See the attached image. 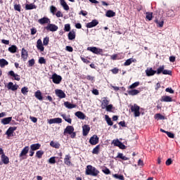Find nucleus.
<instances>
[{
  "label": "nucleus",
  "mask_w": 180,
  "mask_h": 180,
  "mask_svg": "<svg viewBox=\"0 0 180 180\" xmlns=\"http://www.w3.org/2000/svg\"><path fill=\"white\" fill-rule=\"evenodd\" d=\"M127 92H128V95H131V96H134L139 95V94H140V91H139L137 89L129 90Z\"/></svg>",
  "instance_id": "c756f323"
},
{
  "label": "nucleus",
  "mask_w": 180,
  "mask_h": 180,
  "mask_svg": "<svg viewBox=\"0 0 180 180\" xmlns=\"http://www.w3.org/2000/svg\"><path fill=\"white\" fill-rule=\"evenodd\" d=\"M139 85H140V82H136L129 86V89H134V88H137Z\"/></svg>",
  "instance_id": "37998d69"
},
{
  "label": "nucleus",
  "mask_w": 180,
  "mask_h": 180,
  "mask_svg": "<svg viewBox=\"0 0 180 180\" xmlns=\"http://www.w3.org/2000/svg\"><path fill=\"white\" fill-rule=\"evenodd\" d=\"M146 19L148 20H153V13H146Z\"/></svg>",
  "instance_id": "603ef678"
},
{
  "label": "nucleus",
  "mask_w": 180,
  "mask_h": 180,
  "mask_svg": "<svg viewBox=\"0 0 180 180\" xmlns=\"http://www.w3.org/2000/svg\"><path fill=\"white\" fill-rule=\"evenodd\" d=\"M109 105V100H107L106 98H103L101 103L102 109H105L106 106Z\"/></svg>",
  "instance_id": "c85d7f7f"
},
{
  "label": "nucleus",
  "mask_w": 180,
  "mask_h": 180,
  "mask_svg": "<svg viewBox=\"0 0 180 180\" xmlns=\"http://www.w3.org/2000/svg\"><path fill=\"white\" fill-rule=\"evenodd\" d=\"M64 30L65 32H70L71 30V25L70 24L65 25Z\"/></svg>",
  "instance_id": "6e6d98bb"
},
{
  "label": "nucleus",
  "mask_w": 180,
  "mask_h": 180,
  "mask_svg": "<svg viewBox=\"0 0 180 180\" xmlns=\"http://www.w3.org/2000/svg\"><path fill=\"white\" fill-rule=\"evenodd\" d=\"M75 115L78 117V119H80L81 120H84L86 117L85 114L81 111H77L75 113Z\"/></svg>",
  "instance_id": "aec40b11"
},
{
  "label": "nucleus",
  "mask_w": 180,
  "mask_h": 180,
  "mask_svg": "<svg viewBox=\"0 0 180 180\" xmlns=\"http://www.w3.org/2000/svg\"><path fill=\"white\" fill-rule=\"evenodd\" d=\"M105 109L107 112H112V109H113V105L108 104V105H106Z\"/></svg>",
  "instance_id": "864d4df0"
},
{
  "label": "nucleus",
  "mask_w": 180,
  "mask_h": 180,
  "mask_svg": "<svg viewBox=\"0 0 180 180\" xmlns=\"http://www.w3.org/2000/svg\"><path fill=\"white\" fill-rule=\"evenodd\" d=\"M162 74L164 75H171V74H172V72L171 70H164Z\"/></svg>",
  "instance_id": "13d9d810"
},
{
  "label": "nucleus",
  "mask_w": 180,
  "mask_h": 180,
  "mask_svg": "<svg viewBox=\"0 0 180 180\" xmlns=\"http://www.w3.org/2000/svg\"><path fill=\"white\" fill-rule=\"evenodd\" d=\"M89 143L92 146H96V144H98V143H99V138L98 137V136L94 135L93 136H91L90 138Z\"/></svg>",
  "instance_id": "6e6552de"
},
{
  "label": "nucleus",
  "mask_w": 180,
  "mask_h": 180,
  "mask_svg": "<svg viewBox=\"0 0 180 180\" xmlns=\"http://www.w3.org/2000/svg\"><path fill=\"white\" fill-rule=\"evenodd\" d=\"M51 13H53V15H56V12H57V8L54 6H51L50 8Z\"/></svg>",
  "instance_id": "3c124183"
},
{
  "label": "nucleus",
  "mask_w": 180,
  "mask_h": 180,
  "mask_svg": "<svg viewBox=\"0 0 180 180\" xmlns=\"http://www.w3.org/2000/svg\"><path fill=\"white\" fill-rule=\"evenodd\" d=\"M44 45L43 44V41L41 39H38L37 41V49L39 50L41 53L44 51Z\"/></svg>",
  "instance_id": "f8f14e48"
},
{
  "label": "nucleus",
  "mask_w": 180,
  "mask_h": 180,
  "mask_svg": "<svg viewBox=\"0 0 180 180\" xmlns=\"http://www.w3.org/2000/svg\"><path fill=\"white\" fill-rule=\"evenodd\" d=\"M160 102H172V98L169 96H163L160 98Z\"/></svg>",
  "instance_id": "4be33fe9"
},
{
  "label": "nucleus",
  "mask_w": 180,
  "mask_h": 180,
  "mask_svg": "<svg viewBox=\"0 0 180 180\" xmlns=\"http://www.w3.org/2000/svg\"><path fill=\"white\" fill-rule=\"evenodd\" d=\"M40 147H41V145H40V143H34L30 146V150L36 151L37 150L40 149Z\"/></svg>",
  "instance_id": "cd10ccee"
},
{
  "label": "nucleus",
  "mask_w": 180,
  "mask_h": 180,
  "mask_svg": "<svg viewBox=\"0 0 180 180\" xmlns=\"http://www.w3.org/2000/svg\"><path fill=\"white\" fill-rule=\"evenodd\" d=\"M147 77H153L157 74V70H153V68H148L145 71Z\"/></svg>",
  "instance_id": "1a4fd4ad"
},
{
  "label": "nucleus",
  "mask_w": 180,
  "mask_h": 180,
  "mask_svg": "<svg viewBox=\"0 0 180 180\" xmlns=\"http://www.w3.org/2000/svg\"><path fill=\"white\" fill-rule=\"evenodd\" d=\"M51 79H52L53 84H58L63 80V77H61V76L54 73L53 75H52Z\"/></svg>",
  "instance_id": "20e7f679"
},
{
  "label": "nucleus",
  "mask_w": 180,
  "mask_h": 180,
  "mask_svg": "<svg viewBox=\"0 0 180 180\" xmlns=\"http://www.w3.org/2000/svg\"><path fill=\"white\" fill-rule=\"evenodd\" d=\"M56 158H56V157H51V158L49 160L48 162H49V164H56Z\"/></svg>",
  "instance_id": "5fc2aeb1"
},
{
  "label": "nucleus",
  "mask_w": 180,
  "mask_h": 180,
  "mask_svg": "<svg viewBox=\"0 0 180 180\" xmlns=\"http://www.w3.org/2000/svg\"><path fill=\"white\" fill-rule=\"evenodd\" d=\"M60 115L65 122L71 124L72 120L71 119V117L70 115H67L65 114H61Z\"/></svg>",
  "instance_id": "5701e85b"
},
{
  "label": "nucleus",
  "mask_w": 180,
  "mask_h": 180,
  "mask_svg": "<svg viewBox=\"0 0 180 180\" xmlns=\"http://www.w3.org/2000/svg\"><path fill=\"white\" fill-rule=\"evenodd\" d=\"M34 59H31L28 61V66L29 67H33L34 65Z\"/></svg>",
  "instance_id": "052dcab7"
},
{
  "label": "nucleus",
  "mask_w": 180,
  "mask_h": 180,
  "mask_svg": "<svg viewBox=\"0 0 180 180\" xmlns=\"http://www.w3.org/2000/svg\"><path fill=\"white\" fill-rule=\"evenodd\" d=\"M166 134L169 137L170 139H174L175 137V135L172 134V132L167 131L166 132Z\"/></svg>",
  "instance_id": "0e129e2a"
},
{
  "label": "nucleus",
  "mask_w": 180,
  "mask_h": 180,
  "mask_svg": "<svg viewBox=\"0 0 180 180\" xmlns=\"http://www.w3.org/2000/svg\"><path fill=\"white\" fill-rule=\"evenodd\" d=\"M116 158H120L121 160H123V161H127L129 160V158L124 156L123 153H120L117 154Z\"/></svg>",
  "instance_id": "ea45409f"
},
{
  "label": "nucleus",
  "mask_w": 180,
  "mask_h": 180,
  "mask_svg": "<svg viewBox=\"0 0 180 180\" xmlns=\"http://www.w3.org/2000/svg\"><path fill=\"white\" fill-rule=\"evenodd\" d=\"M66 51H69V53H72L74 51V49H72V46H67L65 48Z\"/></svg>",
  "instance_id": "680f3d73"
},
{
  "label": "nucleus",
  "mask_w": 180,
  "mask_h": 180,
  "mask_svg": "<svg viewBox=\"0 0 180 180\" xmlns=\"http://www.w3.org/2000/svg\"><path fill=\"white\" fill-rule=\"evenodd\" d=\"M101 148V146H96L92 150L93 154H99V150Z\"/></svg>",
  "instance_id": "a18cd8bd"
},
{
  "label": "nucleus",
  "mask_w": 180,
  "mask_h": 180,
  "mask_svg": "<svg viewBox=\"0 0 180 180\" xmlns=\"http://www.w3.org/2000/svg\"><path fill=\"white\" fill-rule=\"evenodd\" d=\"M34 96L39 101H43V96H41V91H40V90H38L35 92Z\"/></svg>",
  "instance_id": "7c9ffc66"
},
{
  "label": "nucleus",
  "mask_w": 180,
  "mask_h": 180,
  "mask_svg": "<svg viewBox=\"0 0 180 180\" xmlns=\"http://www.w3.org/2000/svg\"><path fill=\"white\" fill-rule=\"evenodd\" d=\"M55 123H57V124L63 123V120L60 117L55 118Z\"/></svg>",
  "instance_id": "338daca9"
},
{
  "label": "nucleus",
  "mask_w": 180,
  "mask_h": 180,
  "mask_svg": "<svg viewBox=\"0 0 180 180\" xmlns=\"http://www.w3.org/2000/svg\"><path fill=\"white\" fill-rule=\"evenodd\" d=\"M7 88L11 91H18L19 86H18V84H13V82H10L7 84Z\"/></svg>",
  "instance_id": "ddd939ff"
},
{
  "label": "nucleus",
  "mask_w": 180,
  "mask_h": 180,
  "mask_svg": "<svg viewBox=\"0 0 180 180\" xmlns=\"http://www.w3.org/2000/svg\"><path fill=\"white\" fill-rule=\"evenodd\" d=\"M8 75L13 77L15 81H20V76L18 74H15V72H13V70H11L10 72H8Z\"/></svg>",
  "instance_id": "a211bd4d"
},
{
  "label": "nucleus",
  "mask_w": 180,
  "mask_h": 180,
  "mask_svg": "<svg viewBox=\"0 0 180 180\" xmlns=\"http://www.w3.org/2000/svg\"><path fill=\"white\" fill-rule=\"evenodd\" d=\"M165 91L167 92H169V94H174V90L172 88H167L165 89Z\"/></svg>",
  "instance_id": "774afa93"
},
{
  "label": "nucleus",
  "mask_w": 180,
  "mask_h": 180,
  "mask_svg": "<svg viewBox=\"0 0 180 180\" xmlns=\"http://www.w3.org/2000/svg\"><path fill=\"white\" fill-rule=\"evenodd\" d=\"M43 154H44V151H43V150H38L36 153V157L37 158H41V157H43Z\"/></svg>",
  "instance_id": "49530a36"
},
{
  "label": "nucleus",
  "mask_w": 180,
  "mask_h": 180,
  "mask_svg": "<svg viewBox=\"0 0 180 180\" xmlns=\"http://www.w3.org/2000/svg\"><path fill=\"white\" fill-rule=\"evenodd\" d=\"M8 51L13 54L16 53V51H18V46H16V45H12L8 48Z\"/></svg>",
  "instance_id": "f704fd0d"
},
{
  "label": "nucleus",
  "mask_w": 180,
  "mask_h": 180,
  "mask_svg": "<svg viewBox=\"0 0 180 180\" xmlns=\"http://www.w3.org/2000/svg\"><path fill=\"white\" fill-rule=\"evenodd\" d=\"M49 41H50V38H49V37H46L45 38H44L43 44L44 46H49Z\"/></svg>",
  "instance_id": "09e8293b"
},
{
  "label": "nucleus",
  "mask_w": 180,
  "mask_h": 180,
  "mask_svg": "<svg viewBox=\"0 0 180 180\" xmlns=\"http://www.w3.org/2000/svg\"><path fill=\"white\" fill-rule=\"evenodd\" d=\"M105 16H107V18H113L114 16H116V13L112 10H108L105 13Z\"/></svg>",
  "instance_id": "2f4dec72"
},
{
  "label": "nucleus",
  "mask_w": 180,
  "mask_h": 180,
  "mask_svg": "<svg viewBox=\"0 0 180 180\" xmlns=\"http://www.w3.org/2000/svg\"><path fill=\"white\" fill-rule=\"evenodd\" d=\"M100 172L95 167L92 165H87L86 168V175H91V176H98Z\"/></svg>",
  "instance_id": "f257e3e1"
},
{
  "label": "nucleus",
  "mask_w": 180,
  "mask_h": 180,
  "mask_svg": "<svg viewBox=\"0 0 180 180\" xmlns=\"http://www.w3.org/2000/svg\"><path fill=\"white\" fill-rule=\"evenodd\" d=\"M91 127H89V125L84 124L82 127L83 136H88V133H89Z\"/></svg>",
  "instance_id": "6ab92c4d"
},
{
  "label": "nucleus",
  "mask_w": 180,
  "mask_h": 180,
  "mask_svg": "<svg viewBox=\"0 0 180 180\" xmlns=\"http://www.w3.org/2000/svg\"><path fill=\"white\" fill-rule=\"evenodd\" d=\"M105 119L108 126H113V122H112V119L109 117V115H105Z\"/></svg>",
  "instance_id": "a19ab883"
},
{
  "label": "nucleus",
  "mask_w": 180,
  "mask_h": 180,
  "mask_svg": "<svg viewBox=\"0 0 180 180\" xmlns=\"http://www.w3.org/2000/svg\"><path fill=\"white\" fill-rule=\"evenodd\" d=\"M28 57H29V53H27V51H26L25 48H22L21 51V58H22L23 61H26Z\"/></svg>",
  "instance_id": "4468645a"
},
{
  "label": "nucleus",
  "mask_w": 180,
  "mask_h": 180,
  "mask_svg": "<svg viewBox=\"0 0 180 180\" xmlns=\"http://www.w3.org/2000/svg\"><path fill=\"white\" fill-rule=\"evenodd\" d=\"M64 162L65 165H71V156L70 155H66L65 156Z\"/></svg>",
  "instance_id": "a878e982"
},
{
  "label": "nucleus",
  "mask_w": 180,
  "mask_h": 180,
  "mask_svg": "<svg viewBox=\"0 0 180 180\" xmlns=\"http://www.w3.org/2000/svg\"><path fill=\"white\" fill-rule=\"evenodd\" d=\"M86 79H88L89 81H91V82H94V79H95V77L94 76H91V75H87L86 77Z\"/></svg>",
  "instance_id": "69168bd1"
},
{
  "label": "nucleus",
  "mask_w": 180,
  "mask_h": 180,
  "mask_svg": "<svg viewBox=\"0 0 180 180\" xmlns=\"http://www.w3.org/2000/svg\"><path fill=\"white\" fill-rule=\"evenodd\" d=\"M155 23H157L158 27H162L164 26V20H162L160 21L158 20H156Z\"/></svg>",
  "instance_id": "de8ad7c7"
},
{
  "label": "nucleus",
  "mask_w": 180,
  "mask_h": 180,
  "mask_svg": "<svg viewBox=\"0 0 180 180\" xmlns=\"http://www.w3.org/2000/svg\"><path fill=\"white\" fill-rule=\"evenodd\" d=\"M39 64H46V59H44V58H43V57L39 58Z\"/></svg>",
  "instance_id": "e2e57ef3"
},
{
  "label": "nucleus",
  "mask_w": 180,
  "mask_h": 180,
  "mask_svg": "<svg viewBox=\"0 0 180 180\" xmlns=\"http://www.w3.org/2000/svg\"><path fill=\"white\" fill-rule=\"evenodd\" d=\"M55 94L58 98H60V99H63V98H65L66 96L65 93L61 89H56Z\"/></svg>",
  "instance_id": "9d476101"
},
{
  "label": "nucleus",
  "mask_w": 180,
  "mask_h": 180,
  "mask_svg": "<svg viewBox=\"0 0 180 180\" xmlns=\"http://www.w3.org/2000/svg\"><path fill=\"white\" fill-rule=\"evenodd\" d=\"M64 136H67V134H70L71 139H75V136H77V134L74 132V127L72 126H68L64 129L63 131Z\"/></svg>",
  "instance_id": "f03ea898"
},
{
  "label": "nucleus",
  "mask_w": 180,
  "mask_h": 180,
  "mask_svg": "<svg viewBox=\"0 0 180 180\" xmlns=\"http://www.w3.org/2000/svg\"><path fill=\"white\" fill-rule=\"evenodd\" d=\"M60 4L61 6H63V9L65 11H69L70 10V6H68V4L65 2V0H60Z\"/></svg>",
  "instance_id": "393cba45"
},
{
  "label": "nucleus",
  "mask_w": 180,
  "mask_h": 180,
  "mask_svg": "<svg viewBox=\"0 0 180 180\" xmlns=\"http://www.w3.org/2000/svg\"><path fill=\"white\" fill-rule=\"evenodd\" d=\"M113 178H115V179H119V180H124V176L123 175L115 174L112 175Z\"/></svg>",
  "instance_id": "c03bdc74"
},
{
  "label": "nucleus",
  "mask_w": 180,
  "mask_h": 180,
  "mask_svg": "<svg viewBox=\"0 0 180 180\" xmlns=\"http://www.w3.org/2000/svg\"><path fill=\"white\" fill-rule=\"evenodd\" d=\"M64 106L67 108V109H74L75 108H77V105L76 104H72L68 101H65L64 102Z\"/></svg>",
  "instance_id": "412c9836"
},
{
  "label": "nucleus",
  "mask_w": 180,
  "mask_h": 180,
  "mask_svg": "<svg viewBox=\"0 0 180 180\" xmlns=\"http://www.w3.org/2000/svg\"><path fill=\"white\" fill-rule=\"evenodd\" d=\"M14 9L15 11H18V12H20V9H21L20 4H15L14 5Z\"/></svg>",
  "instance_id": "bf43d9fd"
},
{
  "label": "nucleus",
  "mask_w": 180,
  "mask_h": 180,
  "mask_svg": "<svg viewBox=\"0 0 180 180\" xmlns=\"http://www.w3.org/2000/svg\"><path fill=\"white\" fill-rule=\"evenodd\" d=\"M1 162L3 164H5V165H7V164H9V158L6 156V155H1Z\"/></svg>",
  "instance_id": "b1692460"
},
{
  "label": "nucleus",
  "mask_w": 180,
  "mask_h": 180,
  "mask_svg": "<svg viewBox=\"0 0 180 180\" xmlns=\"http://www.w3.org/2000/svg\"><path fill=\"white\" fill-rule=\"evenodd\" d=\"M102 172L105 174V175H109V174H110V170L108 168V167H105V169H103L102 170Z\"/></svg>",
  "instance_id": "4d7b16f0"
},
{
  "label": "nucleus",
  "mask_w": 180,
  "mask_h": 180,
  "mask_svg": "<svg viewBox=\"0 0 180 180\" xmlns=\"http://www.w3.org/2000/svg\"><path fill=\"white\" fill-rule=\"evenodd\" d=\"M9 64L8 62H7L6 60L2 58L0 59V67L1 68H4L5 67V65H8Z\"/></svg>",
  "instance_id": "4c0bfd02"
},
{
  "label": "nucleus",
  "mask_w": 180,
  "mask_h": 180,
  "mask_svg": "<svg viewBox=\"0 0 180 180\" xmlns=\"http://www.w3.org/2000/svg\"><path fill=\"white\" fill-rule=\"evenodd\" d=\"M51 147H53V148H60V143L58 142H54L53 141H51L50 142Z\"/></svg>",
  "instance_id": "e433bc0d"
},
{
  "label": "nucleus",
  "mask_w": 180,
  "mask_h": 180,
  "mask_svg": "<svg viewBox=\"0 0 180 180\" xmlns=\"http://www.w3.org/2000/svg\"><path fill=\"white\" fill-rule=\"evenodd\" d=\"M164 70H165V65H160L156 70V74H158V75H160V74H161V72L163 74L164 72Z\"/></svg>",
  "instance_id": "58836bf2"
},
{
  "label": "nucleus",
  "mask_w": 180,
  "mask_h": 180,
  "mask_svg": "<svg viewBox=\"0 0 180 180\" xmlns=\"http://www.w3.org/2000/svg\"><path fill=\"white\" fill-rule=\"evenodd\" d=\"M155 119H157L158 120H164L165 117L160 113H158L155 115Z\"/></svg>",
  "instance_id": "79ce46f5"
},
{
  "label": "nucleus",
  "mask_w": 180,
  "mask_h": 180,
  "mask_svg": "<svg viewBox=\"0 0 180 180\" xmlns=\"http://www.w3.org/2000/svg\"><path fill=\"white\" fill-rule=\"evenodd\" d=\"M36 8H37V6H36V5H34V4H26L25 5L26 11H30L32 9H36Z\"/></svg>",
  "instance_id": "c9c22d12"
},
{
  "label": "nucleus",
  "mask_w": 180,
  "mask_h": 180,
  "mask_svg": "<svg viewBox=\"0 0 180 180\" xmlns=\"http://www.w3.org/2000/svg\"><path fill=\"white\" fill-rule=\"evenodd\" d=\"M21 92L23 95H27V92H29V89L25 86L21 89Z\"/></svg>",
  "instance_id": "8fccbe9b"
},
{
  "label": "nucleus",
  "mask_w": 180,
  "mask_h": 180,
  "mask_svg": "<svg viewBox=\"0 0 180 180\" xmlns=\"http://www.w3.org/2000/svg\"><path fill=\"white\" fill-rule=\"evenodd\" d=\"M97 25H99V22L97 20H93L91 22L86 24V27L91 29V27H95Z\"/></svg>",
  "instance_id": "dca6fc26"
},
{
  "label": "nucleus",
  "mask_w": 180,
  "mask_h": 180,
  "mask_svg": "<svg viewBox=\"0 0 180 180\" xmlns=\"http://www.w3.org/2000/svg\"><path fill=\"white\" fill-rule=\"evenodd\" d=\"M136 59L131 58L129 59H127L124 63V65H125L126 67H127L128 65H130V64H131V63H136Z\"/></svg>",
  "instance_id": "72a5a7b5"
},
{
  "label": "nucleus",
  "mask_w": 180,
  "mask_h": 180,
  "mask_svg": "<svg viewBox=\"0 0 180 180\" xmlns=\"http://www.w3.org/2000/svg\"><path fill=\"white\" fill-rule=\"evenodd\" d=\"M27 153H29V146H25L20 153V158L21 160H26Z\"/></svg>",
  "instance_id": "0eeeda50"
},
{
  "label": "nucleus",
  "mask_w": 180,
  "mask_h": 180,
  "mask_svg": "<svg viewBox=\"0 0 180 180\" xmlns=\"http://www.w3.org/2000/svg\"><path fill=\"white\" fill-rule=\"evenodd\" d=\"M68 37L69 40H74L75 39V31L72 30L68 33Z\"/></svg>",
  "instance_id": "473e14b6"
},
{
  "label": "nucleus",
  "mask_w": 180,
  "mask_h": 180,
  "mask_svg": "<svg viewBox=\"0 0 180 180\" xmlns=\"http://www.w3.org/2000/svg\"><path fill=\"white\" fill-rule=\"evenodd\" d=\"M46 30H49V32H57L58 30V26L54 24H48L46 27H45Z\"/></svg>",
  "instance_id": "423d86ee"
},
{
  "label": "nucleus",
  "mask_w": 180,
  "mask_h": 180,
  "mask_svg": "<svg viewBox=\"0 0 180 180\" xmlns=\"http://www.w3.org/2000/svg\"><path fill=\"white\" fill-rule=\"evenodd\" d=\"M131 112H134L135 117H139L140 116V106L137 104H134L131 107Z\"/></svg>",
  "instance_id": "7ed1b4c3"
},
{
  "label": "nucleus",
  "mask_w": 180,
  "mask_h": 180,
  "mask_svg": "<svg viewBox=\"0 0 180 180\" xmlns=\"http://www.w3.org/2000/svg\"><path fill=\"white\" fill-rule=\"evenodd\" d=\"M16 130V127H10L8 130L6 131V134L8 137H13V133Z\"/></svg>",
  "instance_id": "9b49d317"
},
{
  "label": "nucleus",
  "mask_w": 180,
  "mask_h": 180,
  "mask_svg": "<svg viewBox=\"0 0 180 180\" xmlns=\"http://www.w3.org/2000/svg\"><path fill=\"white\" fill-rule=\"evenodd\" d=\"M112 143L114 146H115L116 147H120V148H122V150L124 149V148L126 147L124 144H122V142L120 141L119 139L114 140Z\"/></svg>",
  "instance_id": "f3484780"
},
{
  "label": "nucleus",
  "mask_w": 180,
  "mask_h": 180,
  "mask_svg": "<svg viewBox=\"0 0 180 180\" xmlns=\"http://www.w3.org/2000/svg\"><path fill=\"white\" fill-rule=\"evenodd\" d=\"M38 22L40 24V25H46V24H49L51 23V21L49 19V18L47 17H44L42 18H40L39 20H38Z\"/></svg>",
  "instance_id": "2eb2a0df"
},
{
  "label": "nucleus",
  "mask_w": 180,
  "mask_h": 180,
  "mask_svg": "<svg viewBox=\"0 0 180 180\" xmlns=\"http://www.w3.org/2000/svg\"><path fill=\"white\" fill-rule=\"evenodd\" d=\"M87 50L88 51H91L94 54H101V53H103V50L102 49L96 48L95 46L88 47Z\"/></svg>",
  "instance_id": "39448f33"
},
{
  "label": "nucleus",
  "mask_w": 180,
  "mask_h": 180,
  "mask_svg": "<svg viewBox=\"0 0 180 180\" xmlns=\"http://www.w3.org/2000/svg\"><path fill=\"white\" fill-rule=\"evenodd\" d=\"M12 122V117H6L1 120L2 124H9Z\"/></svg>",
  "instance_id": "bb28decb"
}]
</instances>
